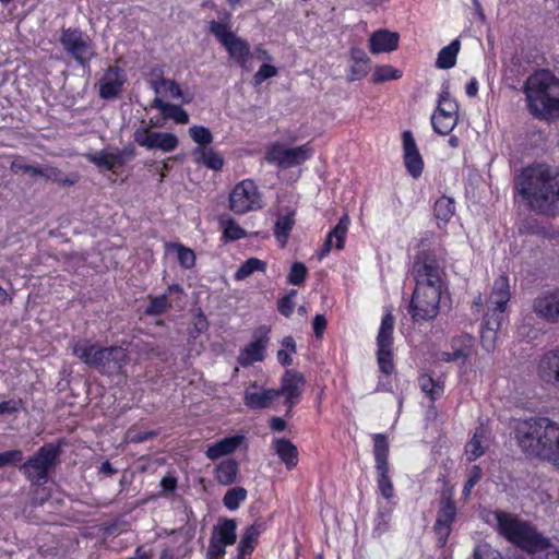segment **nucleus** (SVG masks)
Here are the masks:
<instances>
[{
  "instance_id": "680f3d73",
  "label": "nucleus",
  "mask_w": 559,
  "mask_h": 559,
  "mask_svg": "<svg viewBox=\"0 0 559 559\" xmlns=\"http://www.w3.org/2000/svg\"><path fill=\"white\" fill-rule=\"evenodd\" d=\"M474 559H503V557L488 545H478L474 550Z\"/></svg>"
},
{
  "instance_id": "a19ab883",
  "label": "nucleus",
  "mask_w": 559,
  "mask_h": 559,
  "mask_svg": "<svg viewBox=\"0 0 559 559\" xmlns=\"http://www.w3.org/2000/svg\"><path fill=\"white\" fill-rule=\"evenodd\" d=\"M229 16L226 15V21H211L209 28L215 38L224 46L233 39L236 35L230 31Z\"/></svg>"
},
{
  "instance_id": "c9c22d12",
  "label": "nucleus",
  "mask_w": 559,
  "mask_h": 559,
  "mask_svg": "<svg viewBox=\"0 0 559 559\" xmlns=\"http://www.w3.org/2000/svg\"><path fill=\"white\" fill-rule=\"evenodd\" d=\"M348 226L349 217L347 214H344L340 218L337 225L329 233L323 246L331 250L333 247V239L335 238V248L338 250L343 249Z\"/></svg>"
},
{
  "instance_id": "603ef678",
  "label": "nucleus",
  "mask_w": 559,
  "mask_h": 559,
  "mask_svg": "<svg viewBox=\"0 0 559 559\" xmlns=\"http://www.w3.org/2000/svg\"><path fill=\"white\" fill-rule=\"evenodd\" d=\"M224 226V237L227 240H238L246 237L247 233L243 228H241L233 218H228L226 221H221Z\"/></svg>"
},
{
  "instance_id": "58836bf2",
  "label": "nucleus",
  "mask_w": 559,
  "mask_h": 559,
  "mask_svg": "<svg viewBox=\"0 0 559 559\" xmlns=\"http://www.w3.org/2000/svg\"><path fill=\"white\" fill-rule=\"evenodd\" d=\"M435 217L438 221V227L445 226L455 212L454 200L449 197H441L435 203Z\"/></svg>"
},
{
  "instance_id": "774afa93",
  "label": "nucleus",
  "mask_w": 559,
  "mask_h": 559,
  "mask_svg": "<svg viewBox=\"0 0 559 559\" xmlns=\"http://www.w3.org/2000/svg\"><path fill=\"white\" fill-rule=\"evenodd\" d=\"M160 486L165 492H173L177 487V479L173 476H165L160 480Z\"/></svg>"
},
{
  "instance_id": "864d4df0",
  "label": "nucleus",
  "mask_w": 559,
  "mask_h": 559,
  "mask_svg": "<svg viewBox=\"0 0 559 559\" xmlns=\"http://www.w3.org/2000/svg\"><path fill=\"white\" fill-rule=\"evenodd\" d=\"M169 307L170 304L168 302L167 296L163 294L151 299L145 309V313L148 316H158L164 313Z\"/></svg>"
},
{
  "instance_id": "3c124183",
  "label": "nucleus",
  "mask_w": 559,
  "mask_h": 559,
  "mask_svg": "<svg viewBox=\"0 0 559 559\" xmlns=\"http://www.w3.org/2000/svg\"><path fill=\"white\" fill-rule=\"evenodd\" d=\"M170 248L177 252V259L181 266L185 269H191L194 266L195 254L191 249L180 243H171Z\"/></svg>"
},
{
  "instance_id": "72a5a7b5",
  "label": "nucleus",
  "mask_w": 559,
  "mask_h": 559,
  "mask_svg": "<svg viewBox=\"0 0 559 559\" xmlns=\"http://www.w3.org/2000/svg\"><path fill=\"white\" fill-rule=\"evenodd\" d=\"M195 163L203 164L213 170L223 168L224 159L213 147H195L192 151Z\"/></svg>"
},
{
  "instance_id": "393cba45",
  "label": "nucleus",
  "mask_w": 559,
  "mask_h": 559,
  "mask_svg": "<svg viewBox=\"0 0 559 559\" xmlns=\"http://www.w3.org/2000/svg\"><path fill=\"white\" fill-rule=\"evenodd\" d=\"M278 397L276 389L255 390L248 388L245 392V404L249 408H266Z\"/></svg>"
},
{
  "instance_id": "4c0bfd02",
  "label": "nucleus",
  "mask_w": 559,
  "mask_h": 559,
  "mask_svg": "<svg viewBox=\"0 0 559 559\" xmlns=\"http://www.w3.org/2000/svg\"><path fill=\"white\" fill-rule=\"evenodd\" d=\"M461 49V41L454 39L450 45L443 47L437 57L436 67L438 69H451L456 63V57Z\"/></svg>"
},
{
  "instance_id": "c756f323",
  "label": "nucleus",
  "mask_w": 559,
  "mask_h": 559,
  "mask_svg": "<svg viewBox=\"0 0 559 559\" xmlns=\"http://www.w3.org/2000/svg\"><path fill=\"white\" fill-rule=\"evenodd\" d=\"M263 531V523H254L247 527L238 544V559H243L246 555H250L253 551L257 539Z\"/></svg>"
},
{
  "instance_id": "39448f33",
  "label": "nucleus",
  "mask_w": 559,
  "mask_h": 559,
  "mask_svg": "<svg viewBox=\"0 0 559 559\" xmlns=\"http://www.w3.org/2000/svg\"><path fill=\"white\" fill-rule=\"evenodd\" d=\"M61 451L59 444L46 443L20 466V471L32 484L44 485L48 481L50 471L59 464Z\"/></svg>"
},
{
  "instance_id": "ea45409f",
  "label": "nucleus",
  "mask_w": 559,
  "mask_h": 559,
  "mask_svg": "<svg viewBox=\"0 0 559 559\" xmlns=\"http://www.w3.org/2000/svg\"><path fill=\"white\" fill-rule=\"evenodd\" d=\"M518 231L521 235H536L543 238H554L555 233L543 226L538 219L534 217H526L518 225Z\"/></svg>"
},
{
  "instance_id": "5fc2aeb1",
  "label": "nucleus",
  "mask_w": 559,
  "mask_h": 559,
  "mask_svg": "<svg viewBox=\"0 0 559 559\" xmlns=\"http://www.w3.org/2000/svg\"><path fill=\"white\" fill-rule=\"evenodd\" d=\"M307 272V267L304 263L295 262L290 267L289 274L287 276V282L290 285H301L306 280Z\"/></svg>"
},
{
  "instance_id": "e433bc0d",
  "label": "nucleus",
  "mask_w": 559,
  "mask_h": 559,
  "mask_svg": "<svg viewBox=\"0 0 559 559\" xmlns=\"http://www.w3.org/2000/svg\"><path fill=\"white\" fill-rule=\"evenodd\" d=\"M236 528L237 524L235 520L225 519L221 521L216 527H214L211 536L229 546L236 542Z\"/></svg>"
},
{
  "instance_id": "4be33fe9",
  "label": "nucleus",
  "mask_w": 559,
  "mask_h": 559,
  "mask_svg": "<svg viewBox=\"0 0 559 559\" xmlns=\"http://www.w3.org/2000/svg\"><path fill=\"white\" fill-rule=\"evenodd\" d=\"M538 457L547 460L559 467V425L550 420Z\"/></svg>"
},
{
  "instance_id": "dca6fc26",
  "label": "nucleus",
  "mask_w": 559,
  "mask_h": 559,
  "mask_svg": "<svg viewBox=\"0 0 559 559\" xmlns=\"http://www.w3.org/2000/svg\"><path fill=\"white\" fill-rule=\"evenodd\" d=\"M270 329L265 325L260 326L254 333V341L242 348L238 355V362L242 367L251 366L257 361L264 359L265 347L269 343Z\"/></svg>"
},
{
  "instance_id": "6e6552de",
  "label": "nucleus",
  "mask_w": 559,
  "mask_h": 559,
  "mask_svg": "<svg viewBox=\"0 0 559 559\" xmlns=\"http://www.w3.org/2000/svg\"><path fill=\"white\" fill-rule=\"evenodd\" d=\"M373 454L378 473V487L385 499L393 497V485L389 477V442L385 435L377 433L373 437Z\"/></svg>"
},
{
  "instance_id": "aec40b11",
  "label": "nucleus",
  "mask_w": 559,
  "mask_h": 559,
  "mask_svg": "<svg viewBox=\"0 0 559 559\" xmlns=\"http://www.w3.org/2000/svg\"><path fill=\"white\" fill-rule=\"evenodd\" d=\"M537 376L545 383L559 388V348L548 350L539 358Z\"/></svg>"
},
{
  "instance_id": "ddd939ff",
  "label": "nucleus",
  "mask_w": 559,
  "mask_h": 559,
  "mask_svg": "<svg viewBox=\"0 0 559 559\" xmlns=\"http://www.w3.org/2000/svg\"><path fill=\"white\" fill-rule=\"evenodd\" d=\"M456 518V507L452 500V491L445 489L441 492L440 509L438 510L437 520L433 526L438 542L441 547L447 544L451 533V525Z\"/></svg>"
},
{
  "instance_id": "f257e3e1",
  "label": "nucleus",
  "mask_w": 559,
  "mask_h": 559,
  "mask_svg": "<svg viewBox=\"0 0 559 559\" xmlns=\"http://www.w3.org/2000/svg\"><path fill=\"white\" fill-rule=\"evenodd\" d=\"M416 287L412 295L408 312L415 322L429 321L439 313L444 283L443 271L436 257L421 251L413 265Z\"/></svg>"
},
{
  "instance_id": "c03bdc74",
  "label": "nucleus",
  "mask_w": 559,
  "mask_h": 559,
  "mask_svg": "<svg viewBox=\"0 0 559 559\" xmlns=\"http://www.w3.org/2000/svg\"><path fill=\"white\" fill-rule=\"evenodd\" d=\"M266 269V263L258 258H249L245 261L237 272L235 273V280L242 281L249 277L253 272L261 271L264 272Z\"/></svg>"
},
{
  "instance_id": "2f4dec72",
  "label": "nucleus",
  "mask_w": 559,
  "mask_h": 559,
  "mask_svg": "<svg viewBox=\"0 0 559 559\" xmlns=\"http://www.w3.org/2000/svg\"><path fill=\"white\" fill-rule=\"evenodd\" d=\"M295 225V211L286 210L285 213L280 214L274 226V235L280 241L282 247H285L289 234Z\"/></svg>"
},
{
  "instance_id": "6e6d98bb",
  "label": "nucleus",
  "mask_w": 559,
  "mask_h": 559,
  "mask_svg": "<svg viewBox=\"0 0 559 559\" xmlns=\"http://www.w3.org/2000/svg\"><path fill=\"white\" fill-rule=\"evenodd\" d=\"M297 295V290L296 289H290L289 293L284 296L283 298H281L277 302V309L278 311L289 318L294 311V307H295V302H294V298L295 296Z\"/></svg>"
},
{
  "instance_id": "0eeeda50",
  "label": "nucleus",
  "mask_w": 559,
  "mask_h": 559,
  "mask_svg": "<svg viewBox=\"0 0 559 559\" xmlns=\"http://www.w3.org/2000/svg\"><path fill=\"white\" fill-rule=\"evenodd\" d=\"M457 111L459 105L445 87L439 95L437 109L431 117L435 132L441 135L449 134L457 123Z\"/></svg>"
},
{
  "instance_id": "f3484780",
  "label": "nucleus",
  "mask_w": 559,
  "mask_h": 559,
  "mask_svg": "<svg viewBox=\"0 0 559 559\" xmlns=\"http://www.w3.org/2000/svg\"><path fill=\"white\" fill-rule=\"evenodd\" d=\"M533 310L537 317L551 323H559V290L538 295L533 301Z\"/></svg>"
},
{
  "instance_id": "f8f14e48",
  "label": "nucleus",
  "mask_w": 559,
  "mask_h": 559,
  "mask_svg": "<svg viewBox=\"0 0 559 559\" xmlns=\"http://www.w3.org/2000/svg\"><path fill=\"white\" fill-rule=\"evenodd\" d=\"M60 43L64 50L83 67L88 64L94 57L91 41L86 40L83 33L78 28H63Z\"/></svg>"
},
{
  "instance_id": "c85d7f7f",
  "label": "nucleus",
  "mask_w": 559,
  "mask_h": 559,
  "mask_svg": "<svg viewBox=\"0 0 559 559\" xmlns=\"http://www.w3.org/2000/svg\"><path fill=\"white\" fill-rule=\"evenodd\" d=\"M152 106L163 112L165 119L174 120L176 123L186 124L189 122L188 112L179 105L166 103L159 97L153 99Z\"/></svg>"
},
{
  "instance_id": "4d7b16f0",
  "label": "nucleus",
  "mask_w": 559,
  "mask_h": 559,
  "mask_svg": "<svg viewBox=\"0 0 559 559\" xmlns=\"http://www.w3.org/2000/svg\"><path fill=\"white\" fill-rule=\"evenodd\" d=\"M481 474H483L481 468L479 466H477V465L473 466V468L469 473L468 479L466 480L464 488H463L462 495H463L464 500L468 499L472 489L480 480Z\"/></svg>"
},
{
  "instance_id": "f704fd0d",
  "label": "nucleus",
  "mask_w": 559,
  "mask_h": 559,
  "mask_svg": "<svg viewBox=\"0 0 559 559\" xmlns=\"http://www.w3.org/2000/svg\"><path fill=\"white\" fill-rule=\"evenodd\" d=\"M229 56L235 59L241 67H246L251 57L249 44L238 36L227 41L224 45Z\"/></svg>"
},
{
  "instance_id": "13d9d810",
  "label": "nucleus",
  "mask_w": 559,
  "mask_h": 559,
  "mask_svg": "<svg viewBox=\"0 0 559 559\" xmlns=\"http://www.w3.org/2000/svg\"><path fill=\"white\" fill-rule=\"evenodd\" d=\"M24 408V403L21 399H11L0 402V415H13Z\"/></svg>"
},
{
  "instance_id": "052dcab7",
  "label": "nucleus",
  "mask_w": 559,
  "mask_h": 559,
  "mask_svg": "<svg viewBox=\"0 0 559 559\" xmlns=\"http://www.w3.org/2000/svg\"><path fill=\"white\" fill-rule=\"evenodd\" d=\"M277 74V69L272 64H262L253 76L254 85H260L266 79L273 78Z\"/></svg>"
},
{
  "instance_id": "20e7f679",
  "label": "nucleus",
  "mask_w": 559,
  "mask_h": 559,
  "mask_svg": "<svg viewBox=\"0 0 559 559\" xmlns=\"http://www.w3.org/2000/svg\"><path fill=\"white\" fill-rule=\"evenodd\" d=\"M528 107L535 117H549L559 111V80L549 71L531 75L525 84Z\"/></svg>"
},
{
  "instance_id": "338daca9",
  "label": "nucleus",
  "mask_w": 559,
  "mask_h": 559,
  "mask_svg": "<svg viewBox=\"0 0 559 559\" xmlns=\"http://www.w3.org/2000/svg\"><path fill=\"white\" fill-rule=\"evenodd\" d=\"M349 53H350V59L353 60V62H360V63L369 64L370 59L367 56V53L365 52V50H362L361 48L353 47L350 49Z\"/></svg>"
},
{
  "instance_id": "4468645a",
  "label": "nucleus",
  "mask_w": 559,
  "mask_h": 559,
  "mask_svg": "<svg viewBox=\"0 0 559 559\" xmlns=\"http://www.w3.org/2000/svg\"><path fill=\"white\" fill-rule=\"evenodd\" d=\"M134 142L147 150L158 148L173 152L178 146V138L169 132H150L148 127L138 128L133 133Z\"/></svg>"
},
{
  "instance_id": "7c9ffc66",
  "label": "nucleus",
  "mask_w": 559,
  "mask_h": 559,
  "mask_svg": "<svg viewBox=\"0 0 559 559\" xmlns=\"http://www.w3.org/2000/svg\"><path fill=\"white\" fill-rule=\"evenodd\" d=\"M274 449L281 461L288 469L294 468L298 463V450L288 439L280 438L274 441Z\"/></svg>"
},
{
  "instance_id": "a18cd8bd",
  "label": "nucleus",
  "mask_w": 559,
  "mask_h": 559,
  "mask_svg": "<svg viewBox=\"0 0 559 559\" xmlns=\"http://www.w3.org/2000/svg\"><path fill=\"white\" fill-rule=\"evenodd\" d=\"M419 386L432 401L440 397L443 393V384L426 374L419 377Z\"/></svg>"
},
{
  "instance_id": "7ed1b4c3",
  "label": "nucleus",
  "mask_w": 559,
  "mask_h": 559,
  "mask_svg": "<svg viewBox=\"0 0 559 559\" xmlns=\"http://www.w3.org/2000/svg\"><path fill=\"white\" fill-rule=\"evenodd\" d=\"M71 349L83 364L104 376L122 373L130 360L128 352L121 346L100 347L88 340L73 341Z\"/></svg>"
},
{
  "instance_id": "bf43d9fd",
  "label": "nucleus",
  "mask_w": 559,
  "mask_h": 559,
  "mask_svg": "<svg viewBox=\"0 0 559 559\" xmlns=\"http://www.w3.org/2000/svg\"><path fill=\"white\" fill-rule=\"evenodd\" d=\"M226 546L227 545H225L224 543L211 536L206 552V559H219L225 555Z\"/></svg>"
},
{
  "instance_id": "b1692460",
  "label": "nucleus",
  "mask_w": 559,
  "mask_h": 559,
  "mask_svg": "<svg viewBox=\"0 0 559 559\" xmlns=\"http://www.w3.org/2000/svg\"><path fill=\"white\" fill-rule=\"evenodd\" d=\"M160 74L162 70L158 68L152 71V75L155 78L150 80V86L155 94H168L171 98L176 99L183 98V93L177 82L162 78Z\"/></svg>"
},
{
  "instance_id": "412c9836",
  "label": "nucleus",
  "mask_w": 559,
  "mask_h": 559,
  "mask_svg": "<svg viewBox=\"0 0 559 559\" xmlns=\"http://www.w3.org/2000/svg\"><path fill=\"white\" fill-rule=\"evenodd\" d=\"M402 139L405 167L414 178H417L421 175L424 168L421 155L411 131H404Z\"/></svg>"
},
{
  "instance_id": "5701e85b",
  "label": "nucleus",
  "mask_w": 559,
  "mask_h": 559,
  "mask_svg": "<svg viewBox=\"0 0 559 559\" xmlns=\"http://www.w3.org/2000/svg\"><path fill=\"white\" fill-rule=\"evenodd\" d=\"M399 46V34L388 29L374 32L369 39V49L372 53L395 50Z\"/></svg>"
},
{
  "instance_id": "e2e57ef3",
  "label": "nucleus",
  "mask_w": 559,
  "mask_h": 559,
  "mask_svg": "<svg viewBox=\"0 0 559 559\" xmlns=\"http://www.w3.org/2000/svg\"><path fill=\"white\" fill-rule=\"evenodd\" d=\"M23 460L21 450H10L0 453V467L9 464H16Z\"/></svg>"
},
{
  "instance_id": "9b49d317",
  "label": "nucleus",
  "mask_w": 559,
  "mask_h": 559,
  "mask_svg": "<svg viewBox=\"0 0 559 559\" xmlns=\"http://www.w3.org/2000/svg\"><path fill=\"white\" fill-rule=\"evenodd\" d=\"M229 207L235 214H245L261 207L260 195L252 180H242L235 186L229 195Z\"/></svg>"
},
{
  "instance_id": "1a4fd4ad",
  "label": "nucleus",
  "mask_w": 559,
  "mask_h": 559,
  "mask_svg": "<svg viewBox=\"0 0 559 559\" xmlns=\"http://www.w3.org/2000/svg\"><path fill=\"white\" fill-rule=\"evenodd\" d=\"M393 330L394 317L392 316V313H386L382 318L380 330L377 336L378 364L380 370L385 374H390L394 370V365L392 360Z\"/></svg>"
},
{
  "instance_id": "6ab92c4d",
  "label": "nucleus",
  "mask_w": 559,
  "mask_h": 559,
  "mask_svg": "<svg viewBox=\"0 0 559 559\" xmlns=\"http://www.w3.org/2000/svg\"><path fill=\"white\" fill-rule=\"evenodd\" d=\"M126 74L119 67H109L99 81V96L104 99L117 98L126 83Z\"/></svg>"
},
{
  "instance_id": "473e14b6",
  "label": "nucleus",
  "mask_w": 559,
  "mask_h": 559,
  "mask_svg": "<svg viewBox=\"0 0 559 559\" xmlns=\"http://www.w3.org/2000/svg\"><path fill=\"white\" fill-rule=\"evenodd\" d=\"M239 473V464L234 459H227L222 461L215 468V478L216 480L224 485L228 486L237 480V476Z\"/></svg>"
},
{
  "instance_id": "8fccbe9b",
  "label": "nucleus",
  "mask_w": 559,
  "mask_h": 559,
  "mask_svg": "<svg viewBox=\"0 0 559 559\" xmlns=\"http://www.w3.org/2000/svg\"><path fill=\"white\" fill-rule=\"evenodd\" d=\"M402 76V72L392 66H379L376 68L372 81L374 83H382L390 80H397Z\"/></svg>"
},
{
  "instance_id": "a878e982",
  "label": "nucleus",
  "mask_w": 559,
  "mask_h": 559,
  "mask_svg": "<svg viewBox=\"0 0 559 559\" xmlns=\"http://www.w3.org/2000/svg\"><path fill=\"white\" fill-rule=\"evenodd\" d=\"M243 441V436L237 435L226 437L212 445L205 452L206 456L211 460H216L221 456L233 453Z\"/></svg>"
},
{
  "instance_id": "49530a36",
  "label": "nucleus",
  "mask_w": 559,
  "mask_h": 559,
  "mask_svg": "<svg viewBox=\"0 0 559 559\" xmlns=\"http://www.w3.org/2000/svg\"><path fill=\"white\" fill-rule=\"evenodd\" d=\"M189 135L198 144L197 147H209L213 142V134L209 128L193 126L189 129Z\"/></svg>"
},
{
  "instance_id": "de8ad7c7",
  "label": "nucleus",
  "mask_w": 559,
  "mask_h": 559,
  "mask_svg": "<svg viewBox=\"0 0 559 559\" xmlns=\"http://www.w3.org/2000/svg\"><path fill=\"white\" fill-rule=\"evenodd\" d=\"M247 498V490L242 487H235L229 489L223 499L224 506L229 510H236L239 504Z\"/></svg>"
},
{
  "instance_id": "9d476101",
  "label": "nucleus",
  "mask_w": 559,
  "mask_h": 559,
  "mask_svg": "<svg viewBox=\"0 0 559 559\" xmlns=\"http://www.w3.org/2000/svg\"><path fill=\"white\" fill-rule=\"evenodd\" d=\"M312 155L309 144L286 148L281 143L273 144L266 152L265 159L280 168H290L305 163Z\"/></svg>"
},
{
  "instance_id": "2eb2a0df",
  "label": "nucleus",
  "mask_w": 559,
  "mask_h": 559,
  "mask_svg": "<svg viewBox=\"0 0 559 559\" xmlns=\"http://www.w3.org/2000/svg\"><path fill=\"white\" fill-rule=\"evenodd\" d=\"M306 385L304 374L295 369H287L282 379L281 388L276 389L278 396H285V405L289 413L292 408L299 402Z\"/></svg>"
},
{
  "instance_id": "79ce46f5",
  "label": "nucleus",
  "mask_w": 559,
  "mask_h": 559,
  "mask_svg": "<svg viewBox=\"0 0 559 559\" xmlns=\"http://www.w3.org/2000/svg\"><path fill=\"white\" fill-rule=\"evenodd\" d=\"M40 177L62 186H73L78 181V176H66L61 170L49 165H43Z\"/></svg>"
},
{
  "instance_id": "a211bd4d",
  "label": "nucleus",
  "mask_w": 559,
  "mask_h": 559,
  "mask_svg": "<svg viewBox=\"0 0 559 559\" xmlns=\"http://www.w3.org/2000/svg\"><path fill=\"white\" fill-rule=\"evenodd\" d=\"M504 311L506 309H498L497 307L488 305V311L485 314L480 335L483 347L487 352L495 348L497 332L501 326Z\"/></svg>"
},
{
  "instance_id": "37998d69",
  "label": "nucleus",
  "mask_w": 559,
  "mask_h": 559,
  "mask_svg": "<svg viewBox=\"0 0 559 559\" xmlns=\"http://www.w3.org/2000/svg\"><path fill=\"white\" fill-rule=\"evenodd\" d=\"M455 343H460V346L452 348L450 352L455 361L462 360L464 364L467 357L471 355L472 347L474 345V338L469 334H461L455 337Z\"/></svg>"
},
{
  "instance_id": "bb28decb",
  "label": "nucleus",
  "mask_w": 559,
  "mask_h": 559,
  "mask_svg": "<svg viewBox=\"0 0 559 559\" xmlns=\"http://www.w3.org/2000/svg\"><path fill=\"white\" fill-rule=\"evenodd\" d=\"M509 280L504 275H500L493 283L488 305L498 309H506L510 300Z\"/></svg>"
},
{
  "instance_id": "cd10ccee",
  "label": "nucleus",
  "mask_w": 559,
  "mask_h": 559,
  "mask_svg": "<svg viewBox=\"0 0 559 559\" xmlns=\"http://www.w3.org/2000/svg\"><path fill=\"white\" fill-rule=\"evenodd\" d=\"M86 158L97 167L106 170H111L123 165V160L120 154H118V148L111 151L103 150L97 153L88 154Z\"/></svg>"
},
{
  "instance_id": "0e129e2a",
  "label": "nucleus",
  "mask_w": 559,
  "mask_h": 559,
  "mask_svg": "<svg viewBox=\"0 0 559 559\" xmlns=\"http://www.w3.org/2000/svg\"><path fill=\"white\" fill-rule=\"evenodd\" d=\"M369 72V64L367 63H360V62H354L350 67L348 80L349 81H357L365 78Z\"/></svg>"
},
{
  "instance_id": "09e8293b",
  "label": "nucleus",
  "mask_w": 559,
  "mask_h": 559,
  "mask_svg": "<svg viewBox=\"0 0 559 559\" xmlns=\"http://www.w3.org/2000/svg\"><path fill=\"white\" fill-rule=\"evenodd\" d=\"M484 438L483 429H478L472 440L466 444V454L468 461H475L479 456H481L485 452L484 447L481 445V440Z\"/></svg>"
},
{
  "instance_id": "f03ea898",
  "label": "nucleus",
  "mask_w": 559,
  "mask_h": 559,
  "mask_svg": "<svg viewBox=\"0 0 559 559\" xmlns=\"http://www.w3.org/2000/svg\"><path fill=\"white\" fill-rule=\"evenodd\" d=\"M518 193L528 207L544 216H559L558 173L545 164L525 168L516 178Z\"/></svg>"
},
{
  "instance_id": "69168bd1",
  "label": "nucleus",
  "mask_w": 559,
  "mask_h": 559,
  "mask_svg": "<svg viewBox=\"0 0 559 559\" xmlns=\"http://www.w3.org/2000/svg\"><path fill=\"white\" fill-rule=\"evenodd\" d=\"M313 332L317 338H321L326 329V320L323 314H317L312 322Z\"/></svg>"
},
{
  "instance_id": "423d86ee",
  "label": "nucleus",
  "mask_w": 559,
  "mask_h": 559,
  "mask_svg": "<svg viewBox=\"0 0 559 559\" xmlns=\"http://www.w3.org/2000/svg\"><path fill=\"white\" fill-rule=\"evenodd\" d=\"M549 421L547 417H532L515 421L516 442L527 455L538 457L544 441L543 435L546 433Z\"/></svg>"
}]
</instances>
